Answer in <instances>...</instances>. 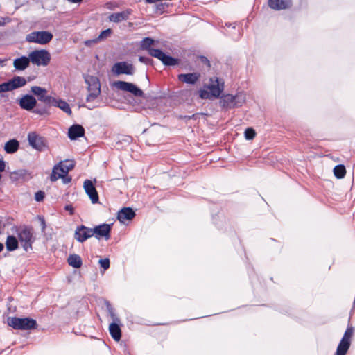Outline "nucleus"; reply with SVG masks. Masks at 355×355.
Segmentation results:
<instances>
[{
    "label": "nucleus",
    "instance_id": "nucleus-1",
    "mask_svg": "<svg viewBox=\"0 0 355 355\" xmlns=\"http://www.w3.org/2000/svg\"><path fill=\"white\" fill-rule=\"evenodd\" d=\"M224 89V83L217 77L211 78L209 83L199 91L202 99H212L220 96Z\"/></svg>",
    "mask_w": 355,
    "mask_h": 355
},
{
    "label": "nucleus",
    "instance_id": "nucleus-2",
    "mask_svg": "<svg viewBox=\"0 0 355 355\" xmlns=\"http://www.w3.org/2000/svg\"><path fill=\"white\" fill-rule=\"evenodd\" d=\"M8 324L16 330H35L37 329L38 324L36 320L31 317H8Z\"/></svg>",
    "mask_w": 355,
    "mask_h": 355
},
{
    "label": "nucleus",
    "instance_id": "nucleus-3",
    "mask_svg": "<svg viewBox=\"0 0 355 355\" xmlns=\"http://www.w3.org/2000/svg\"><path fill=\"white\" fill-rule=\"evenodd\" d=\"M247 94L245 92H238L235 95L225 94L220 100L221 106L226 108H234L242 106L246 101Z\"/></svg>",
    "mask_w": 355,
    "mask_h": 355
},
{
    "label": "nucleus",
    "instance_id": "nucleus-4",
    "mask_svg": "<svg viewBox=\"0 0 355 355\" xmlns=\"http://www.w3.org/2000/svg\"><path fill=\"white\" fill-rule=\"evenodd\" d=\"M87 85L89 94L87 96V101H91L96 98L101 93V85L97 77L87 76L85 78Z\"/></svg>",
    "mask_w": 355,
    "mask_h": 355
},
{
    "label": "nucleus",
    "instance_id": "nucleus-5",
    "mask_svg": "<svg viewBox=\"0 0 355 355\" xmlns=\"http://www.w3.org/2000/svg\"><path fill=\"white\" fill-rule=\"evenodd\" d=\"M30 61L37 66H47L51 60V55L46 50H35L29 53Z\"/></svg>",
    "mask_w": 355,
    "mask_h": 355
},
{
    "label": "nucleus",
    "instance_id": "nucleus-6",
    "mask_svg": "<svg viewBox=\"0 0 355 355\" xmlns=\"http://www.w3.org/2000/svg\"><path fill=\"white\" fill-rule=\"evenodd\" d=\"M53 37L51 33L47 31L33 32L26 35V40L40 44H45L50 42Z\"/></svg>",
    "mask_w": 355,
    "mask_h": 355
},
{
    "label": "nucleus",
    "instance_id": "nucleus-7",
    "mask_svg": "<svg viewBox=\"0 0 355 355\" xmlns=\"http://www.w3.org/2000/svg\"><path fill=\"white\" fill-rule=\"evenodd\" d=\"M114 86L119 90L129 92L137 97L142 96L144 94L141 89L131 83L119 80L114 83Z\"/></svg>",
    "mask_w": 355,
    "mask_h": 355
},
{
    "label": "nucleus",
    "instance_id": "nucleus-8",
    "mask_svg": "<svg viewBox=\"0 0 355 355\" xmlns=\"http://www.w3.org/2000/svg\"><path fill=\"white\" fill-rule=\"evenodd\" d=\"M112 72L116 76L121 74L132 75L135 73V67L129 62H119L113 65Z\"/></svg>",
    "mask_w": 355,
    "mask_h": 355
},
{
    "label": "nucleus",
    "instance_id": "nucleus-9",
    "mask_svg": "<svg viewBox=\"0 0 355 355\" xmlns=\"http://www.w3.org/2000/svg\"><path fill=\"white\" fill-rule=\"evenodd\" d=\"M149 53L150 55L157 58L162 62L165 65L173 66L178 64V60L173 58L172 57L165 54L164 52L157 49H149Z\"/></svg>",
    "mask_w": 355,
    "mask_h": 355
},
{
    "label": "nucleus",
    "instance_id": "nucleus-10",
    "mask_svg": "<svg viewBox=\"0 0 355 355\" xmlns=\"http://www.w3.org/2000/svg\"><path fill=\"white\" fill-rule=\"evenodd\" d=\"M111 229L112 224L103 223L96 226L95 227L92 228L93 236H95L98 239L104 238L105 240H108L110 237Z\"/></svg>",
    "mask_w": 355,
    "mask_h": 355
},
{
    "label": "nucleus",
    "instance_id": "nucleus-11",
    "mask_svg": "<svg viewBox=\"0 0 355 355\" xmlns=\"http://www.w3.org/2000/svg\"><path fill=\"white\" fill-rule=\"evenodd\" d=\"M67 173L64 170L62 164L58 163L53 168L52 174L51 175V180L56 181L59 178H62L64 184L69 183L71 181V178L67 177Z\"/></svg>",
    "mask_w": 355,
    "mask_h": 355
},
{
    "label": "nucleus",
    "instance_id": "nucleus-12",
    "mask_svg": "<svg viewBox=\"0 0 355 355\" xmlns=\"http://www.w3.org/2000/svg\"><path fill=\"white\" fill-rule=\"evenodd\" d=\"M92 236H93L92 228L80 225L76 229L74 237L79 242H84Z\"/></svg>",
    "mask_w": 355,
    "mask_h": 355
},
{
    "label": "nucleus",
    "instance_id": "nucleus-13",
    "mask_svg": "<svg viewBox=\"0 0 355 355\" xmlns=\"http://www.w3.org/2000/svg\"><path fill=\"white\" fill-rule=\"evenodd\" d=\"M19 239L25 251L31 249L32 233L30 230L24 229L19 233Z\"/></svg>",
    "mask_w": 355,
    "mask_h": 355
},
{
    "label": "nucleus",
    "instance_id": "nucleus-14",
    "mask_svg": "<svg viewBox=\"0 0 355 355\" xmlns=\"http://www.w3.org/2000/svg\"><path fill=\"white\" fill-rule=\"evenodd\" d=\"M83 187L93 204L98 201V195L92 182L89 180H85Z\"/></svg>",
    "mask_w": 355,
    "mask_h": 355
},
{
    "label": "nucleus",
    "instance_id": "nucleus-15",
    "mask_svg": "<svg viewBox=\"0 0 355 355\" xmlns=\"http://www.w3.org/2000/svg\"><path fill=\"white\" fill-rule=\"evenodd\" d=\"M200 73L198 72L193 73H181L178 76V80L180 82H182L186 84L194 85L200 78Z\"/></svg>",
    "mask_w": 355,
    "mask_h": 355
},
{
    "label": "nucleus",
    "instance_id": "nucleus-16",
    "mask_svg": "<svg viewBox=\"0 0 355 355\" xmlns=\"http://www.w3.org/2000/svg\"><path fill=\"white\" fill-rule=\"evenodd\" d=\"M135 216V213L131 208L125 207L118 212L117 218L120 223L127 224L133 219Z\"/></svg>",
    "mask_w": 355,
    "mask_h": 355
},
{
    "label": "nucleus",
    "instance_id": "nucleus-17",
    "mask_svg": "<svg viewBox=\"0 0 355 355\" xmlns=\"http://www.w3.org/2000/svg\"><path fill=\"white\" fill-rule=\"evenodd\" d=\"M268 6L273 10H284L291 6V0H268Z\"/></svg>",
    "mask_w": 355,
    "mask_h": 355
},
{
    "label": "nucleus",
    "instance_id": "nucleus-18",
    "mask_svg": "<svg viewBox=\"0 0 355 355\" xmlns=\"http://www.w3.org/2000/svg\"><path fill=\"white\" fill-rule=\"evenodd\" d=\"M116 321L117 320H113V322L110 324L109 332L115 341H119L121 338V329L119 322H116Z\"/></svg>",
    "mask_w": 355,
    "mask_h": 355
},
{
    "label": "nucleus",
    "instance_id": "nucleus-19",
    "mask_svg": "<svg viewBox=\"0 0 355 355\" xmlns=\"http://www.w3.org/2000/svg\"><path fill=\"white\" fill-rule=\"evenodd\" d=\"M19 105L23 109L30 110L35 106L36 100L31 95H25L19 100Z\"/></svg>",
    "mask_w": 355,
    "mask_h": 355
},
{
    "label": "nucleus",
    "instance_id": "nucleus-20",
    "mask_svg": "<svg viewBox=\"0 0 355 355\" xmlns=\"http://www.w3.org/2000/svg\"><path fill=\"white\" fill-rule=\"evenodd\" d=\"M30 62L29 57L21 56L14 60L13 66L16 70L23 71L29 66Z\"/></svg>",
    "mask_w": 355,
    "mask_h": 355
},
{
    "label": "nucleus",
    "instance_id": "nucleus-21",
    "mask_svg": "<svg viewBox=\"0 0 355 355\" xmlns=\"http://www.w3.org/2000/svg\"><path fill=\"white\" fill-rule=\"evenodd\" d=\"M50 102L53 106L59 107L67 114L70 115L71 114L69 105L65 101L62 99L52 98Z\"/></svg>",
    "mask_w": 355,
    "mask_h": 355
},
{
    "label": "nucleus",
    "instance_id": "nucleus-22",
    "mask_svg": "<svg viewBox=\"0 0 355 355\" xmlns=\"http://www.w3.org/2000/svg\"><path fill=\"white\" fill-rule=\"evenodd\" d=\"M84 132V128L81 125H73L69 129L68 135L69 137L73 140L83 136Z\"/></svg>",
    "mask_w": 355,
    "mask_h": 355
},
{
    "label": "nucleus",
    "instance_id": "nucleus-23",
    "mask_svg": "<svg viewBox=\"0 0 355 355\" xmlns=\"http://www.w3.org/2000/svg\"><path fill=\"white\" fill-rule=\"evenodd\" d=\"M29 144L35 149L40 150L42 147L41 138L35 132H30L28 135Z\"/></svg>",
    "mask_w": 355,
    "mask_h": 355
},
{
    "label": "nucleus",
    "instance_id": "nucleus-24",
    "mask_svg": "<svg viewBox=\"0 0 355 355\" xmlns=\"http://www.w3.org/2000/svg\"><path fill=\"white\" fill-rule=\"evenodd\" d=\"M351 345V341L342 338L337 347L335 355H346Z\"/></svg>",
    "mask_w": 355,
    "mask_h": 355
},
{
    "label": "nucleus",
    "instance_id": "nucleus-25",
    "mask_svg": "<svg viewBox=\"0 0 355 355\" xmlns=\"http://www.w3.org/2000/svg\"><path fill=\"white\" fill-rule=\"evenodd\" d=\"M130 14L128 10H125L121 12L112 13L108 18L110 21L119 23L128 19Z\"/></svg>",
    "mask_w": 355,
    "mask_h": 355
},
{
    "label": "nucleus",
    "instance_id": "nucleus-26",
    "mask_svg": "<svg viewBox=\"0 0 355 355\" xmlns=\"http://www.w3.org/2000/svg\"><path fill=\"white\" fill-rule=\"evenodd\" d=\"M81 268H72V271L69 272L67 279L69 283H73L80 280L82 277Z\"/></svg>",
    "mask_w": 355,
    "mask_h": 355
},
{
    "label": "nucleus",
    "instance_id": "nucleus-27",
    "mask_svg": "<svg viewBox=\"0 0 355 355\" xmlns=\"http://www.w3.org/2000/svg\"><path fill=\"white\" fill-rule=\"evenodd\" d=\"M19 145L17 140L11 139L5 144L4 150L7 153H14L18 150Z\"/></svg>",
    "mask_w": 355,
    "mask_h": 355
},
{
    "label": "nucleus",
    "instance_id": "nucleus-28",
    "mask_svg": "<svg viewBox=\"0 0 355 355\" xmlns=\"http://www.w3.org/2000/svg\"><path fill=\"white\" fill-rule=\"evenodd\" d=\"M31 92L35 95L37 96L40 100L46 101L47 97L46 95L47 94V91L45 89L38 86H33L31 87Z\"/></svg>",
    "mask_w": 355,
    "mask_h": 355
},
{
    "label": "nucleus",
    "instance_id": "nucleus-29",
    "mask_svg": "<svg viewBox=\"0 0 355 355\" xmlns=\"http://www.w3.org/2000/svg\"><path fill=\"white\" fill-rule=\"evenodd\" d=\"M8 82L10 87H12V90L22 87L26 83V79L20 76H16Z\"/></svg>",
    "mask_w": 355,
    "mask_h": 355
},
{
    "label": "nucleus",
    "instance_id": "nucleus-30",
    "mask_svg": "<svg viewBox=\"0 0 355 355\" xmlns=\"http://www.w3.org/2000/svg\"><path fill=\"white\" fill-rule=\"evenodd\" d=\"M68 263L70 266H81L82 259L79 255L71 254L67 259Z\"/></svg>",
    "mask_w": 355,
    "mask_h": 355
},
{
    "label": "nucleus",
    "instance_id": "nucleus-31",
    "mask_svg": "<svg viewBox=\"0 0 355 355\" xmlns=\"http://www.w3.org/2000/svg\"><path fill=\"white\" fill-rule=\"evenodd\" d=\"M6 248L8 250H14L17 248L18 241L15 236H9L6 240Z\"/></svg>",
    "mask_w": 355,
    "mask_h": 355
},
{
    "label": "nucleus",
    "instance_id": "nucleus-32",
    "mask_svg": "<svg viewBox=\"0 0 355 355\" xmlns=\"http://www.w3.org/2000/svg\"><path fill=\"white\" fill-rule=\"evenodd\" d=\"M334 175L338 178H343L346 174V170L343 165H337L334 168Z\"/></svg>",
    "mask_w": 355,
    "mask_h": 355
},
{
    "label": "nucleus",
    "instance_id": "nucleus-33",
    "mask_svg": "<svg viewBox=\"0 0 355 355\" xmlns=\"http://www.w3.org/2000/svg\"><path fill=\"white\" fill-rule=\"evenodd\" d=\"M59 164H62V166H63V168L67 173H68L70 170L73 169L75 166V162L73 160L62 161L59 162Z\"/></svg>",
    "mask_w": 355,
    "mask_h": 355
},
{
    "label": "nucleus",
    "instance_id": "nucleus-34",
    "mask_svg": "<svg viewBox=\"0 0 355 355\" xmlns=\"http://www.w3.org/2000/svg\"><path fill=\"white\" fill-rule=\"evenodd\" d=\"M105 306H106L107 312L109 313L110 315L112 317L113 320H117V322H119V318L116 317V315L114 313V309L113 308L111 303L109 301L105 300Z\"/></svg>",
    "mask_w": 355,
    "mask_h": 355
},
{
    "label": "nucleus",
    "instance_id": "nucleus-35",
    "mask_svg": "<svg viewBox=\"0 0 355 355\" xmlns=\"http://www.w3.org/2000/svg\"><path fill=\"white\" fill-rule=\"evenodd\" d=\"M112 33V31L110 28L106 29L103 31H102L98 37H97L98 41L103 40L107 37H109Z\"/></svg>",
    "mask_w": 355,
    "mask_h": 355
},
{
    "label": "nucleus",
    "instance_id": "nucleus-36",
    "mask_svg": "<svg viewBox=\"0 0 355 355\" xmlns=\"http://www.w3.org/2000/svg\"><path fill=\"white\" fill-rule=\"evenodd\" d=\"M256 135L255 130L252 128H248L245 131V138L247 140H252Z\"/></svg>",
    "mask_w": 355,
    "mask_h": 355
},
{
    "label": "nucleus",
    "instance_id": "nucleus-37",
    "mask_svg": "<svg viewBox=\"0 0 355 355\" xmlns=\"http://www.w3.org/2000/svg\"><path fill=\"white\" fill-rule=\"evenodd\" d=\"M354 333V328L352 327H348L344 333V335L342 338H345L347 340L351 341V338L352 337Z\"/></svg>",
    "mask_w": 355,
    "mask_h": 355
},
{
    "label": "nucleus",
    "instance_id": "nucleus-38",
    "mask_svg": "<svg viewBox=\"0 0 355 355\" xmlns=\"http://www.w3.org/2000/svg\"><path fill=\"white\" fill-rule=\"evenodd\" d=\"M96 259H97V262L98 264H100V266H110V259L107 257L105 258H100L98 259V257H95Z\"/></svg>",
    "mask_w": 355,
    "mask_h": 355
},
{
    "label": "nucleus",
    "instance_id": "nucleus-39",
    "mask_svg": "<svg viewBox=\"0 0 355 355\" xmlns=\"http://www.w3.org/2000/svg\"><path fill=\"white\" fill-rule=\"evenodd\" d=\"M12 90V87H10L9 82L3 83L0 84V93L6 92Z\"/></svg>",
    "mask_w": 355,
    "mask_h": 355
},
{
    "label": "nucleus",
    "instance_id": "nucleus-40",
    "mask_svg": "<svg viewBox=\"0 0 355 355\" xmlns=\"http://www.w3.org/2000/svg\"><path fill=\"white\" fill-rule=\"evenodd\" d=\"M153 40L150 38H145L141 42V46L144 49H148L153 44Z\"/></svg>",
    "mask_w": 355,
    "mask_h": 355
},
{
    "label": "nucleus",
    "instance_id": "nucleus-41",
    "mask_svg": "<svg viewBox=\"0 0 355 355\" xmlns=\"http://www.w3.org/2000/svg\"><path fill=\"white\" fill-rule=\"evenodd\" d=\"M26 171L24 170H19L12 173L13 175H16L17 178H23L26 175Z\"/></svg>",
    "mask_w": 355,
    "mask_h": 355
},
{
    "label": "nucleus",
    "instance_id": "nucleus-42",
    "mask_svg": "<svg viewBox=\"0 0 355 355\" xmlns=\"http://www.w3.org/2000/svg\"><path fill=\"white\" fill-rule=\"evenodd\" d=\"M44 197V193L42 191H37L35 193V199L36 201L40 202L43 200Z\"/></svg>",
    "mask_w": 355,
    "mask_h": 355
},
{
    "label": "nucleus",
    "instance_id": "nucleus-43",
    "mask_svg": "<svg viewBox=\"0 0 355 355\" xmlns=\"http://www.w3.org/2000/svg\"><path fill=\"white\" fill-rule=\"evenodd\" d=\"M98 42V41L97 38H96V39H94V40H86V41H85V42H84V43H85V44L86 46H91V45H92V44H94L97 43Z\"/></svg>",
    "mask_w": 355,
    "mask_h": 355
},
{
    "label": "nucleus",
    "instance_id": "nucleus-44",
    "mask_svg": "<svg viewBox=\"0 0 355 355\" xmlns=\"http://www.w3.org/2000/svg\"><path fill=\"white\" fill-rule=\"evenodd\" d=\"M64 209L66 211H69L71 215L73 214V211L74 210H73V207L71 205H66L64 207Z\"/></svg>",
    "mask_w": 355,
    "mask_h": 355
},
{
    "label": "nucleus",
    "instance_id": "nucleus-45",
    "mask_svg": "<svg viewBox=\"0 0 355 355\" xmlns=\"http://www.w3.org/2000/svg\"><path fill=\"white\" fill-rule=\"evenodd\" d=\"M5 169V162L3 159H0V173L3 172Z\"/></svg>",
    "mask_w": 355,
    "mask_h": 355
},
{
    "label": "nucleus",
    "instance_id": "nucleus-46",
    "mask_svg": "<svg viewBox=\"0 0 355 355\" xmlns=\"http://www.w3.org/2000/svg\"><path fill=\"white\" fill-rule=\"evenodd\" d=\"M95 268V270H96V268ZM94 275H92V276L90 277L92 280L94 281L96 279V277H97V272L96 271H94Z\"/></svg>",
    "mask_w": 355,
    "mask_h": 355
},
{
    "label": "nucleus",
    "instance_id": "nucleus-47",
    "mask_svg": "<svg viewBox=\"0 0 355 355\" xmlns=\"http://www.w3.org/2000/svg\"><path fill=\"white\" fill-rule=\"evenodd\" d=\"M41 225H42V230H44L45 229V222H44V220L43 218L41 219Z\"/></svg>",
    "mask_w": 355,
    "mask_h": 355
},
{
    "label": "nucleus",
    "instance_id": "nucleus-48",
    "mask_svg": "<svg viewBox=\"0 0 355 355\" xmlns=\"http://www.w3.org/2000/svg\"><path fill=\"white\" fill-rule=\"evenodd\" d=\"M109 268H101V272L102 275L105 273V272Z\"/></svg>",
    "mask_w": 355,
    "mask_h": 355
},
{
    "label": "nucleus",
    "instance_id": "nucleus-49",
    "mask_svg": "<svg viewBox=\"0 0 355 355\" xmlns=\"http://www.w3.org/2000/svg\"><path fill=\"white\" fill-rule=\"evenodd\" d=\"M139 60L143 62H144V58L143 57H140Z\"/></svg>",
    "mask_w": 355,
    "mask_h": 355
},
{
    "label": "nucleus",
    "instance_id": "nucleus-50",
    "mask_svg": "<svg viewBox=\"0 0 355 355\" xmlns=\"http://www.w3.org/2000/svg\"><path fill=\"white\" fill-rule=\"evenodd\" d=\"M3 245L0 243V252L3 250Z\"/></svg>",
    "mask_w": 355,
    "mask_h": 355
}]
</instances>
